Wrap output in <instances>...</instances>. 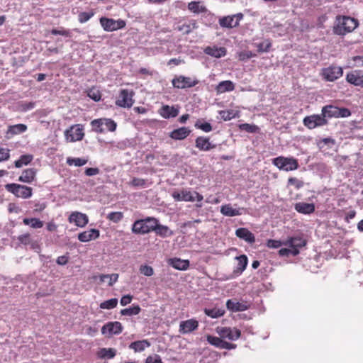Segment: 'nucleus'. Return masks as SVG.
Instances as JSON below:
<instances>
[{"instance_id": "1", "label": "nucleus", "mask_w": 363, "mask_h": 363, "mask_svg": "<svg viewBox=\"0 0 363 363\" xmlns=\"http://www.w3.org/2000/svg\"><path fill=\"white\" fill-rule=\"evenodd\" d=\"M359 25L358 21L350 16L338 15L333 28V32L337 35H345L352 32Z\"/></svg>"}, {"instance_id": "2", "label": "nucleus", "mask_w": 363, "mask_h": 363, "mask_svg": "<svg viewBox=\"0 0 363 363\" xmlns=\"http://www.w3.org/2000/svg\"><path fill=\"white\" fill-rule=\"evenodd\" d=\"M156 226L157 218L147 217L135 221L132 226V232L135 234L144 235L152 232Z\"/></svg>"}, {"instance_id": "3", "label": "nucleus", "mask_w": 363, "mask_h": 363, "mask_svg": "<svg viewBox=\"0 0 363 363\" xmlns=\"http://www.w3.org/2000/svg\"><path fill=\"white\" fill-rule=\"evenodd\" d=\"M92 130L98 133L105 131L113 132L117 128V123L111 118H101L91 121Z\"/></svg>"}, {"instance_id": "4", "label": "nucleus", "mask_w": 363, "mask_h": 363, "mask_svg": "<svg viewBox=\"0 0 363 363\" xmlns=\"http://www.w3.org/2000/svg\"><path fill=\"white\" fill-rule=\"evenodd\" d=\"M7 191L11 193L17 198L23 199H30L33 195V188L16 183H11L5 185Z\"/></svg>"}, {"instance_id": "5", "label": "nucleus", "mask_w": 363, "mask_h": 363, "mask_svg": "<svg viewBox=\"0 0 363 363\" xmlns=\"http://www.w3.org/2000/svg\"><path fill=\"white\" fill-rule=\"evenodd\" d=\"M172 196L175 201H197L201 202L203 199V196L197 191H191L185 189L181 191H174Z\"/></svg>"}, {"instance_id": "6", "label": "nucleus", "mask_w": 363, "mask_h": 363, "mask_svg": "<svg viewBox=\"0 0 363 363\" xmlns=\"http://www.w3.org/2000/svg\"><path fill=\"white\" fill-rule=\"evenodd\" d=\"M323 116L328 119L331 118H346L351 115V111L347 108H338L333 105H327L322 108Z\"/></svg>"}, {"instance_id": "7", "label": "nucleus", "mask_w": 363, "mask_h": 363, "mask_svg": "<svg viewBox=\"0 0 363 363\" xmlns=\"http://www.w3.org/2000/svg\"><path fill=\"white\" fill-rule=\"evenodd\" d=\"M272 164L279 169L286 172L294 171L298 168V160L294 157L279 156L272 160Z\"/></svg>"}, {"instance_id": "8", "label": "nucleus", "mask_w": 363, "mask_h": 363, "mask_svg": "<svg viewBox=\"0 0 363 363\" xmlns=\"http://www.w3.org/2000/svg\"><path fill=\"white\" fill-rule=\"evenodd\" d=\"M84 135V126L82 124L72 125L65 131V140L69 143L82 140Z\"/></svg>"}, {"instance_id": "9", "label": "nucleus", "mask_w": 363, "mask_h": 363, "mask_svg": "<svg viewBox=\"0 0 363 363\" xmlns=\"http://www.w3.org/2000/svg\"><path fill=\"white\" fill-rule=\"evenodd\" d=\"M100 24L105 31L112 32L125 27L126 23L123 19L115 20L106 17H101L99 19Z\"/></svg>"}, {"instance_id": "10", "label": "nucleus", "mask_w": 363, "mask_h": 363, "mask_svg": "<svg viewBox=\"0 0 363 363\" xmlns=\"http://www.w3.org/2000/svg\"><path fill=\"white\" fill-rule=\"evenodd\" d=\"M199 81L196 77H185L183 75L176 76L172 81L174 88L184 89L196 86Z\"/></svg>"}, {"instance_id": "11", "label": "nucleus", "mask_w": 363, "mask_h": 363, "mask_svg": "<svg viewBox=\"0 0 363 363\" xmlns=\"http://www.w3.org/2000/svg\"><path fill=\"white\" fill-rule=\"evenodd\" d=\"M303 125L308 129H314L317 127L328 125V119L323 116V114H313L305 117L303 120Z\"/></svg>"}, {"instance_id": "12", "label": "nucleus", "mask_w": 363, "mask_h": 363, "mask_svg": "<svg viewBox=\"0 0 363 363\" xmlns=\"http://www.w3.org/2000/svg\"><path fill=\"white\" fill-rule=\"evenodd\" d=\"M134 94L133 90L121 89L118 98L116 101V105L122 108H130L134 103L133 99Z\"/></svg>"}, {"instance_id": "13", "label": "nucleus", "mask_w": 363, "mask_h": 363, "mask_svg": "<svg viewBox=\"0 0 363 363\" xmlns=\"http://www.w3.org/2000/svg\"><path fill=\"white\" fill-rule=\"evenodd\" d=\"M321 74L325 81L334 82L343 75V69L341 67L331 65L323 68Z\"/></svg>"}, {"instance_id": "14", "label": "nucleus", "mask_w": 363, "mask_h": 363, "mask_svg": "<svg viewBox=\"0 0 363 363\" xmlns=\"http://www.w3.org/2000/svg\"><path fill=\"white\" fill-rule=\"evenodd\" d=\"M307 240L300 236L289 237L284 242V245L289 246L292 249V255L297 256L300 253V249L305 247Z\"/></svg>"}, {"instance_id": "15", "label": "nucleus", "mask_w": 363, "mask_h": 363, "mask_svg": "<svg viewBox=\"0 0 363 363\" xmlns=\"http://www.w3.org/2000/svg\"><path fill=\"white\" fill-rule=\"evenodd\" d=\"M216 332L223 339H228L231 341L238 340L241 336V331L236 328L221 327L217 328Z\"/></svg>"}, {"instance_id": "16", "label": "nucleus", "mask_w": 363, "mask_h": 363, "mask_svg": "<svg viewBox=\"0 0 363 363\" xmlns=\"http://www.w3.org/2000/svg\"><path fill=\"white\" fill-rule=\"evenodd\" d=\"M345 80L354 86L363 88V69H354L347 72Z\"/></svg>"}, {"instance_id": "17", "label": "nucleus", "mask_w": 363, "mask_h": 363, "mask_svg": "<svg viewBox=\"0 0 363 363\" xmlns=\"http://www.w3.org/2000/svg\"><path fill=\"white\" fill-rule=\"evenodd\" d=\"M123 327L118 321L108 322L101 328V333L108 337L119 335L122 333Z\"/></svg>"}, {"instance_id": "18", "label": "nucleus", "mask_w": 363, "mask_h": 363, "mask_svg": "<svg viewBox=\"0 0 363 363\" xmlns=\"http://www.w3.org/2000/svg\"><path fill=\"white\" fill-rule=\"evenodd\" d=\"M68 221L74 223L77 227L83 228L88 223L89 218L85 213L74 211L69 215Z\"/></svg>"}, {"instance_id": "19", "label": "nucleus", "mask_w": 363, "mask_h": 363, "mask_svg": "<svg viewBox=\"0 0 363 363\" xmlns=\"http://www.w3.org/2000/svg\"><path fill=\"white\" fill-rule=\"evenodd\" d=\"M199 325V321L191 318L179 323V331L182 334H188L198 329Z\"/></svg>"}, {"instance_id": "20", "label": "nucleus", "mask_w": 363, "mask_h": 363, "mask_svg": "<svg viewBox=\"0 0 363 363\" xmlns=\"http://www.w3.org/2000/svg\"><path fill=\"white\" fill-rule=\"evenodd\" d=\"M195 146L201 151H208L214 149L216 145L212 144L208 137L199 136L195 140Z\"/></svg>"}, {"instance_id": "21", "label": "nucleus", "mask_w": 363, "mask_h": 363, "mask_svg": "<svg viewBox=\"0 0 363 363\" xmlns=\"http://www.w3.org/2000/svg\"><path fill=\"white\" fill-rule=\"evenodd\" d=\"M245 211V208H233L231 204H225L220 207V213L228 217H233L236 216H240Z\"/></svg>"}, {"instance_id": "22", "label": "nucleus", "mask_w": 363, "mask_h": 363, "mask_svg": "<svg viewBox=\"0 0 363 363\" xmlns=\"http://www.w3.org/2000/svg\"><path fill=\"white\" fill-rule=\"evenodd\" d=\"M37 171L34 168H28L22 172L18 181L23 183L31 184L35 180Z\"/></svg>"}, {"instance_id": "23", "label": "nucleus", "mask_w": 363, "mask_h": 363, "mask_svg": "<svg viewBox=\"0 0 363 363\" xmlns=\"http://www.w3.org/2000/svg\"><path fill=\"white\" fill-rule=\"evenodd\" d=\"M227 308L232 312L244 311L249 308L247 303L238 302L235 300L229 299L226 302Z\"/></svg>"}, {"instance_id": "24", "label": "nucleus", "mask_w": 363, "mask_h": 363, "mask_svg": "<svg viewBox=\"0 0 363 363\" xmlns=\"http://www.w3.org/2000/svg\"><path fill=\"white\" fill-rule=\"evenodd\" d=\"M167 263L178 270H186L189 267V261L188 259H182L177 257L169 259Z\"/></svg>"}, {"instance_id": "25", "label": "nucleus", "mask_w": 363, "mask_h": 363, "mask_svg": "<svg viewBox=\"0 0 363 363\" xmlns=\"http://www.w3.org/2000/svg\"><path fill=\"white\" fill-rule=\"evenodd\" d=\"M27 128V125L22 123L9 125L6 132V138L8 139L11 138L15 135L26 132Z\"/></svg>"}, {"instance_id": "26", "label": "nucleus", "mask_w": 363, "mask_h": 363, "mask_svg": "<svg viewBox=\"0 0 363 363\" xmlns=\"http://www.w3.org/2000/svg\"><path fill=\"white\" fill-rule=\"evenodd\" d=\"M191 133V130L187 127H182L172 130L169 137L176 140H181L186 138Z\"/></svg>"}, {"instance_id": "27", "label": "nucleus", "mask_w": 363, "mask_h": 363, "mask_svg": "<svg viewBox=\"0 0 363 363\" xmlns=\"http://www.w3.org/2000/svg\"><path fill=\"white\" fill-rule=\"evenodd\" d=\"M99 237V230L96 229H90L80 233L78 235V239L81 242H86L91 240H95Z\"/></svg>"}, {"instance_id": "28", "label": "nucleus", "mask_w": 363, "mask_h": 363, "mask_svg": "<svg viewBox=\"0 0 363 363\" xmlns=\"http://www.w3.org/2000/svg\"><path fill=\"white\" fill-rule=\"evenodd\" d=\"M198 28L196 21L195 20H191L188 23L187 22H179L176 29L183 34H189L191 32L192 30Z\"/></svg>"}, {"instance_id": "29", "label": "nucleus", "mask_w": 363, "mask_h": 363, "mask_svg": "<svg viewBox=\"0 0 363 363\" xmlns=\"http://www.w3.org/2000/svg\"><path fill=\"white\" fill-rule=\"evenodd\" d=\"M235 235L240 239L249 243H253L255 241V235L248 229L240 228L236 230Z\"/></svg>"}, {"instance_id": "30", "label": "nucleus", "mask_w": 363, "mask_h": 363, "mask_svg": "<svg viewBox=\"0 0 363 363\" xmlns=\"http://www.w3.org/2000/svg\"><path fill=\"white\" fill-rule=\"evenodd\" d=\"M92 279L95 281L97 279H99V284H101L103 282H108V286H113L114 283H116L118 279V274H100L99 276L94 275L92 277Z\"/></svg>"}, {"instance_id": "31", "label": "nucleus", "mask_w": 363, "mask_h": 363, "mask_svg": "<svg viewBox=\"0 0 363 363\" xmlns=\"http://www.w3.org/2000/svg\"><path fill=\"white\" fill-rule=\"evenodd\" d=\"M295 209L297 212L303 214H311L315 211V205L304 202L296 203Z\"/></svg>"}, {"instance_id": "32", "label": "nucleus", "mask_w": 363, "mask_h": 363, "mask_svg": "<svg viewBox=\"0 0 363 363\" xmlns=\"http://www.w3.org/2000/svg\"><path fill=\"white\" fill-rule=\"evenodd\" d=\"M204 52L206 55H211L214 57H221L226 55V49L225 48L220 47H211L208 46L204 49Z\"/></svg>"}, {"instance_id": "33", "label": "nucleus", "mask_w": 363, "mask_h": 363, "mask_svg": "<svg viewBox=\"0 0 363 363\" xmlns=\"http://www.w3.org/2000/svg\"><path fill=\"white\" fill-rule=\"evenodd\" d=\"M179 113L178 109L168 105L163 106L160 110V114L164 118H174Z\"/></svg>"}, {"instance_id": "34", "label": "nucleus", "mask_w": 363, "mask_h": 363, "mask_svg": "<svg viewBox=\"0 0 363 363\" xmlns=\"http://www.w3.org/2000/svg\"><path fill=\"white\" fill-rule=\"evenodd\" d=\"M150 346V343L147 340H143L131 342L129 345V348L133 350L135 352H140Z\"/></svg>"}, {"instance_id": "35", "label": "nucleus", "mask_w": 363, "mask_h": 363, "mask_svg": "<svg viewBox=\"0 0 363 363\" xmlns=\"http://www.w3.org/2000/svg\"><path fill=\"white\" fill-rule=\"evenodd\" d=\"M238 264L236 268L234 269V273L237 275H240L246 269L247 265L248 259L246 255H242L236 257Z\"/></svg>"}, {"instance_id": "36", "label": "nucleus", "mask_w": 363, "mask_h": 363, "mask_svg": "<svg viewBox=\"0 0 363 363\" xmlns=\"http://www.w3.org/2000/svg\"><path fill=\"white\" fill-rule=\"evenodd\" d=\"M219 24L221 27L228 28H235L238 26V21H235V16H228L220 18L219 20Z\"/></svg>"}, {"instance_id": "37", "label": "nucleus", "mask_w": 363, "mask_h": 363, "mask_svg": "<svg viewBox=\"0 0 363 363\" xmlns=\"http://www.w3.org/2000/svg\"><path fill=\"white\" fill-rule=\"evenodd\" d=\"M188 9L194 13H202L207 11V9L200 1H191L188 4Z\"/></svg>"}, {"instance_id": "38", "label": "nucleus", "mask_w": 363, "mask_h": 363, "mask_svg": "<svg viewBox=\"0 0 363 363\" xmlns=\"http://www.w3.org/2000/svg\"><path fill=\"white\" fill-rule=\"evenodd\" d=\"M116 354V350L114 348H101L97 352L99 359H113Z\"/></svg>"}, {"instance_id": "39", "label": "nucleus", "mask_w": 363, "mask_h": 363, "mask_svg": "<svg viewBox=\"0 0 363 363\" xmlns=\"http://www.w3.org/2000/svg\"><path fill=\"white\" fill-rule=\"evenodd\" d=\"M234 84L229 80L220 82L216 86V91L218 93H224L226 91H231L234 90Z\"/></svg>"}, {"instance_id": "40", "label": "nucleus", "mask_w": 363, "mask_h": 363, "mask_svg": "<svg viewBox=\"0 0 363 363\" xmlns=\"http://www.w3.org/2000/svg\"><path fill=\"white\" fill-rule=\"evenodd\" d=\"M203 311L206 315L212 318L222 317L225 313V311L223 308L216 307L213 308H205Z\"/></svg>"}, {"instance_id": "41", "label": "nucleus", "mask_w": 363, "mask_h": 363, "mask_svg": "<svg viewBox=\"0 0 363 363\" xmlns=\"http://www.w3.org/2000/svg\"><path fill=\"white\" fill-rule=\"evenodd\" d=\"M33 160V156L32 155H23L20 157L18 160L14 162V166L16 168H21L23 165H28L30 164Z\"/></svg>"}, {"instance_id": "42", "label": "nucleus", "mask_w": 363, "mask_h": 363, "mask_svg": "<svg viewBox=\"0 0 363 363\" xmlns=\"http://www.w3.org/2000/svg\"><path fill=\"white\" fill-rule=\"evenodd\" d=\"M23 222L25 225H30L32 228H40L43 226V222L35 218H26L23 220Z\"/></svg>"}, {"instance_id": "43", "label": "nucleus", "mask_w": 363, "mask_h": 363, "mask_svg": "<svg viewBox=\"0 0 363 363\" xmlns=\"http://www.w3.org/2000/svg\"><path fill=\"white\" fill-rule=\"evenodd\" d=\"M141 308L140 307V306L136 305L128 308L122 309L121 311V314L122 315L132 316L139 314Z\"/></svg>"}, {"instance_id": "44", "label": "nucleus", "mask_w": 363, "mask_h": 363, "mask_svg": "<svg viewBox=\"0 0 363 363\" xmlns=\"http://www.w3.org/2000/svg\"><path fill=\"white\" fill-rule=\"evenodd\" d=\"M258 52H267L272 47V41L269 39H266L264 41L255 44Z\"/></svg>"}, {"instance_id": "45", "label": "nucleus", "mask_w": 363, "mask_h": 363, "mask_svg": "<svg viewBox=\"0 0 363 363\" xmlns=\"http://www.w3.org/2000/svg\"><path fill=\"white\" fill-rule=\"evenodd\" d=\"M18 240L24 245H30L33 249L36 245L35 242H33L30 233H25L18 237Z\"/></svg>"}, {"instance_id": "46", "label": "nucleus", "mask_w": 363, "mask_h": 363, "mask_svg": "<svg viewBox=\"0 0 363 363\" xmlns=\"http://www.w3.org/2000/svg\"><path fill=\"white\" fill-rule=\"evenodd\" d=\"M169 228L165 225H160L159 223V220L157 219V226L153 229L152 231L155 232V233L162 237H166L168 235Z\"/></svg>"}, {"instance_id": "47", "label": "nucleus", "mask_w": 363, "mask_h": 363, "mask_svg": "<svg viewBox=\"0 0 363 363\" xmlns=\"http://www.w3.org/2000/svg\"><path fill=\"white\" fill-rule=\"evenodd\" d=\"M239 128L247 133H255L259 130V128L255 124L242 123L239 125Z\"/></svg>"}, {"instance_id": "48", "label": "nucleus", "mask_w": 363, "mask_h": 363, "mask_svg": "<svg viewBox=\"0 0 363 363\" xmlns=\"http://www.w3.org/2000/svg\"><path fill=\"white\" fill-rule=\"evenodd\" d=\"M118 299L116 298L105 301L100 304L101 309H113L117 306Z\"/></svg>"}, {"instance_id": "49", "label": "nucleus", "mask_w": 363, "mask_h": 363, "mask_svg": "<svg viewBox=\"0 0 363 363\" xmlns=\"http://www.w3.org/2000/svg\"><path fill=\"white\" fill-rule=\"evenodd\" d=\"M206 340L209 344L211 345H213L219 349L221 348L222 342H223V338L220 337H216L211 335H208L206 336Z\"/></svg>"}, {"instance_id": "50", "label": "nucleus", "mask_w": 363, "mask_h": 363, "mask_svg": "<svg viewBox=\"0 0 363 363\" xmlns=\"http://www.w3.org/2000/svg\"><path fill=\"white\" fill-rule=\"evenodd\" d=\"M87 160L83 158H72L68 157L67 160V163L72 166L74 165L76 167H82L87 163Z\"/></svg>"}, {"instance_id": "51", "label": "nucleus", "mask_w": 363, "mask_h": 363, "mask_svg": "<svg viewBox=\"0 0 363 363\" xmlns=\"http://www.w3.org/2000/svg\"><path fill=\"white\" fill-rule=\"evenodd\" d=\"M195 127L198 129L202 130L205 133H209L212 130V125L208 122L202 123L200 120H198L195 123Z\"/></svg>"}, {"instance_id": "52", "label": "nucleus", "mask_w": 363, "mask_h": 363, "mask_svg": "<svg viewBox=\"0 0 363 363\" xmlns=\"http://www.w3.org/2000/svg\"><path fill=\"white\" fill-rule=\"evenodd\" d=\"M220 113L224 121H230L238 116L237 112L233 110L222 111Z\"/></svg>"}, {"instance_id": "53", "label": "nucleus", "mask_w": 363, "mask_h": 363, "mask_svg": "<svg viewBox=\"0 0 363 363\" xmlns=\"http://www.w3.org/2000/svg\"><path fill=\"white\" fill-rule=\"evenodd\" d=\"M140 272L147 277H151L154 274V269L152 267L147 264H142L139 268Z\"/></svg>"}, {"instance_id": "54", "label": "nucleus", "mask_w": 363, "mask_h": 363, "mask_svg": "<svg viewBox=\"0 0 363 363\" xmlns=\"http://www.w3.org/2000/svg\"><path fill=\"white\" fill-rule=\"evenodd\" d=\"M94 12L91 11L90 12H81L78 15V21L81 23H84L88 21L92 16H94Z\"/></svg>"}, {"instance_id": "55", "label": "nucleus", "mask_w": 363, "mask_h": 363, "mask_svg": "<svg viewBox=\"0 0 363 363\" xmlns=\"http://www.w3.org/2000/svg\"><path fill=\"white\" fill-rule=\"evenodd\" d=\"M123 213L119 212V211L111 212L107 216V218L109 220H111L114 223L119 222L123 218Z\"/></svg>"}, {"instance_id": "56", "label": "nucleus", "mask_w": 363, "mask_h": 363, "mask_svg": "<svg viewBox=\"0 0 363 363\" xmlns=\"http://www.w3.org/2000/svg\"><path fill=\"white\" fill-rule=\"evenodd\" d=\"M288 184L295 186L296 189H299L303 186L304 183L296 177H290L288 179Z\"/></svg>"}, {"instance_id": "57", "label": "nucleus", "mask_w": 363, "mask_h": 363, "mask_svg": "<svg viewBox=\"0 0 363 363\" xmlns=\"http://www.w3.org/2000/svg\"><path fill=\"white\" fill-rule=\"evenodd\" d=\"M52 35H60L65 37H70V31L69 30L61 28L60 29L53 28L51 30Z\"/></svg>"}, {"instance_id": "58", "label": "nucleus", "mask_w": 363, "mask_h": 363, "mask_svg": "<svg viewBox=\"0 0 363 363\" xmlns=\"http://www.w3.org/2000/svg\"><path fill=\"white\" fill-rule=\"evenodd\" d=\"M10 158V150L0 147V162L8 160Z\"/></svg>"}, {"instance_id": "59", "label": "nucleus", "mask_w": 363, "mask_h": 363, "mask_svg": "<svg viewBox=\"0 0 363 363\" xmlns=\"http://www.w3.org/2000/svg\"><path fill=\"white\" fill-rule=\"evenodd\" d=\"M130 185L135 187H144L146 186V180L141 178L134 177L130 182Z\"/></svg>"}, {"instance_id": "60", "label": "nucleus", "mask_w": 363, "mask_h": 363, "mask_svg": "<svg viewBox=\"0 0 363 363\" xmlns=\"http://www.w3.org/2000/svg\"><path fill=\"white\" fill-rule=\"evenodd\" d=\"M266 245L269 248L277 249L281 247V245H284V242H282L280 240L269 239L267 241Z\"/></svg>"}, {"instance_id": "61", "label": "nucleus", "mask_w": 363, "mask_h": 363, "mask_svg": "<svg viewBox=\"0 0 363 363\" xmlns=\"http://www.w3.org/2000/svg\"><path fill=\"white\" fill-rule=\"evenodd\" d=\"M145 363H163V362L160 355L155 354L153 356H148L145 360Z\"/></svg>"}, {"instance_id": "62", "label": "nucleus", "mask_w": 363, "mask_h": 363, "mask_svg": "<svg viewBox=\"0 0 363 363\" xmlns=\"http://www.w3.org/2000/svg\"><path fill=\"white\" fill-rule=\"evenodd\" d=\"M8 211L10 213H19L21 211V209L16 203H10L8 205Z\"/></svg>"}, {"instance_id": "63", "label": "nucleus", "mask_w": 363, "mask_h": 363, "mask_svg": "<svg viewBox=\"0 0 363 363\" xmlns=\"http://www.w3.org/2000/svg\"><path fill=\"white\" fill-rule=\"evenodd\" d=\"M100 169L97 167H89L85 169V174L89 177L94 176L99 174Z\"/></svg>"}, {"instance_id": "64", "label": "nucleus", "mask_w": 363, "mask_h": 363, "mask_svg": "<svg viewBox=\"0 0 363 363\" xmlns=\"http://www.w3.org/2000/svg\"><path fill=\"white\" fill-rule=\"evenodd\" d=\"M47 205L45 203H35L34 204V207L35 208L33 209V213H40L42 212L44 209H45Z\"/></svg>"}]
</instances>
